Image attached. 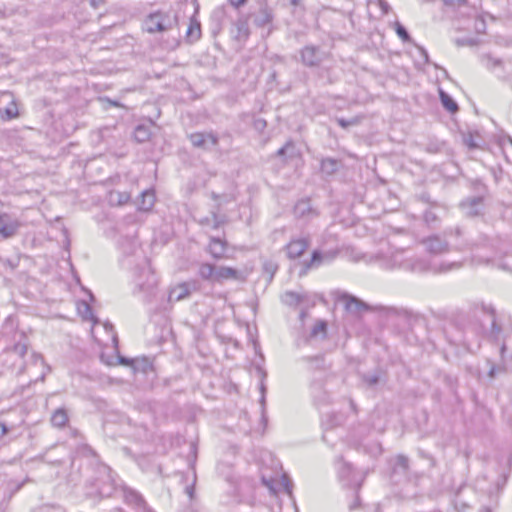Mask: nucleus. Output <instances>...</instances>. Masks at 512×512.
<instances>
[{
  "mask_svg": "<svg viewBox=\"0 0 512 512\" xmlns=\"http://www.w3.org/2000/svg\"><path fill=\"white\" fill-rule=\"evenodd\" d=\"M483 314L486 318L485 322L481 323L484 336L491 342L500 345V352L502 357L506 352V329L503 323L496 317L495 309L492 306L481 305L480 309L475 310V315Z\"/></svg>",
  "mask_w": 512,
  "mask_h": 512,
  "instance_id": "obj_1",
  "label": "nucleus"
},
{
  "mask_svg": "<svg viewBox=\"0 0 512 512\" xmlns=\"http://www.w3.org/2000/svg\"><path fill=\"white\" fill-rule=\"evenodd\" d=\"M177 16L170 12L156 11L150 13L144 21L145 30L150 33H163L174 28Z\"/></svg>",
  "mask_w": 512,
  "mask_h": 512,
  "instance_id": "obj_2",
  "label": "nucleus"
},
{
  "mask_svg": "<svg viewBox=\"0 0 512 512\" xmlns=\"http://www.w3.org/2000/svg\"><path fill=\"white\" fill-rule=\"evenodd\" d=\"M404 254V251H397L392 255L391 261L393 267L417 273L428 271L429 267L425 260L415 257H405Z\"/></svg>",
  "mask_w": 512,
  "mask_h": 512,
  "instance_id": "obj_3",
  "label": "nucleus"
},
{
  "mask_svg": "<svg viewBox=\"0 0 512 512\" xmlns=\"http://www.w3.org/2000/svg\"><path fill=\"white\" fill-rule=\"evenodd\" d=\"M100 477L96 480L97 492L102 497H110L115 491L120 490L112 470L107 466L99 469Z\"/></svg>",
  "mask_w": 512,
  "mask_h": 512,
  "instance_id": "obj_4",
  "label": "nucleus"
},
{
  "mask_svg": "<svg viewBox=\"0 0 512 512\" xmlns=\"http://www.w3.org/2000/svg\"><path fill=\"white\" fill-rule=\"evenodd\" d=\"M301 63L309 68L320 66L329 57V53L315 45H306L300 52Z\"/></svg>",
  "mask_w": 512,
  "mask_h": 512,
  "instance_id": "obj_5",
  "label": "nucleus"
},
{
  "mask_svg": "<svg viewBox=\"0 0 512 512\" xmlns=\"http://www.w3.org/2000/svg\"><path fill=\"white\" fill-rule=\"evenodd\" d=\"M201 283L197 279H190L188 281L177 284L169 291V301H182L188 298L191 293L199 291Z\"/></svg>",
  "mask_w": 512,
  "mask_h": 512,
  "instance_id": "obj_6",
  "label": "nucleus"
},
{
  "mask_svg": "<svg viewBox=\"0 0 512 512\" xmlns=\"http://www.w3.org/2000/svg\"><path fill=\"white\" fill-rule=\"evenodd\" d=\"M120 492L126 504L134 507L137 512H155L148 507L146 501L137 491L125 486H120Z\"/></svg>",
  "mask_w": 512,
  "mask_h": 512,
  "instance_id": "obj_7",
  "label": "nucleus"
},
{
  "mask_svg": "<svg viewBox=\"0 0 512 512\" xmlns=\"http://www.w3.org/2000/svg\"><path fill=\"white\" fill-rule=\"evenodd\" d=\"M337 256L336 251L320 252L318 250L313 251L311 259L302 263V268L299 272V276H304L311 268H317L324 263L332 262Z\"/></svg>",
  "mask_w": 512,
  "mask_h": 512,
  "instance_id": "obj_8",
  "label": "nucleus"
},
{
  "mask_svg": "<svg viewBox=\"0 0 512 512\" xmlns=\"http://www.w3.org/2000/svg\"><path fill=\"white\" fill-rule=\"evenodd\" d=\"M421 243L426 251L432 255H439L449 251V244L438 235H432L424 238Z\"/></svg>",
  "mask_w": 512,
  "mask_h": 512,
  "instance_id": "obj_9",
  "label": "nucleus"
},
{
  "mask_svg": "<svg viewBox=\"0 0 512 512\" xmlns=\"http://www.w3.org/2000/svg\"><path fill=\"white\" fill-rule=\"evenodd\" d=\"M20 227L17 219L12 218L7 213L0 214V235L7 239L14 236Z\"/></svg>",
  "mask_w": 512,
  "mask_h": 512,
  "instance_id": "obj_10",
  "label": "nucleus"
},
{
  "mask_svg": "<svg viewBox=\"0 0 512 512\" xmlns=\"http://www.w3.org/2000/svg\"><path fill=\"white\" fill-rule=\"evenodd\" d=\"M189 139L193 146L203 149H208L209 145L216 146L218 144V137L213 133L196 132L192 133Z\"/></svg>",
  "mask_w": 512,
  "mask_h": 512,
  "instance_id": "obj_11",
  "label": "nucleus"
},
{
  "mask_svg": "<svg viewBox=\"0 0 512 512\" xmlns=\"http://www.w3.org/2000/svg\"><path fill=\"white\" fill-rule=\"evenodd\" d=\"M340 301L344 303L345 309L352 314H360L369 309L365 302L347 293L341 295Z\"/></svg>",
  "mask_w": 512,
  "mask_h": 512,
  "instance_id": "obj_12",
  "label": "nucleus"
},
{
  "mask_svg": "<svg viewBox=\"0 0 512 512\" xmlns=\"http://www.w3.org/2000/svg\"><path fill=\"white\" fill-rule=\"evenodd\" d=\"M309 240L307 238H299L291 240L286 245L287 256L290 259H297L304 254L309 247Z\"/></svg>",
  "mask_w": 512,
  "mask_h": 512,
  "instance_id": "obj_13",
  "label": "nucleus"
},
{
  "mask_svg": "<svg viewBox=\"0 0 512 512\" xmlns=\"http://www.w3.org/2000/svg\"><path fill=\"white\" fill-rule=\"evenodd\" d=\"M460 207L467 216H477L480 214L483 207V199L480 196L470 197L462 201Z\"/></svg>",
  "mask_w": 512,
  "mask_h": 512,
  "instance_id": "obj_14",
  "label": "nucleus"
},
{
  "mask_svg": "<svg viewBox=\"0 0 512 512\" xmlns=\"http://www.w3.org/2000/svg\"><path fill=\"white\" fill-rule=\"evenodd\" d=\"M294 214L298 218L313 217L317 215L311 206L310 200L308 199H302L295 204Z\"/></svg>",
  "mask_w": 512,
  "mask_h": 512,
  "instance_id": "obj_15",
  "label": "nucleus"
},
{
  "mask_svg": "<svg viewBox=\"0 0 512 512\" xmlns=\"http://www.w3.org/2000/svg\"><path fill=\"white\" fill-rule=\"evenodd\" d=\"M240 273L232 267L219 266L216 267L215 282H223L229 279H239Z\"/></svg>",
  "mask_w": 512,
  "mask_h": 512,
  "instance_id": "obj_16",
  "label": "nucleus"
},
{
  "mask_svg": "<svg viewBox=\"0 0 512 512\" xmlns=\"http://www.w3.org/2000/svg\"><path fill=\"white\" fill-rule=\"evenodd\" d=\"M155 193L153 190H145L141 193L138 201V209L140 211H150L155 204Z\"/></svg>",
  "mask_w": 512,
  "mask_h": 512,
  "instance_id": "obj_17",
  "label": "nucleus"
},
{
  "mask_svg": "<svg viewBox=\"0 0 512 512\" xmlns=\"http://www.w3.org/2000/svg\"><path fill=\"white\" fill-rule=\"evenodd\" d=\"M409 470V459L404 455H398L392 462V474L406 476Z\"/></svg>",
  "mask_w": 512,
  "mask_h": 512,
  "instance_id": "obj_18",
  "label": "nucleus"
},
{
  "mask_svg": "<svg viewBox=\"0 0 512 512\" xmlns=\"http://www.w3.org/2000/svg\"><path fill=\"white\" fill-rule=\"evenodd\" d=\"M273 21V13L267 6L262 7L259 12L255 15L254 24L257 27H265Z\"/></svg>",
  "mask_w": 512,
  "mask_h": 512,
  "instance_id": "obj_19",
  "label": "nucleus"
},
{
  "mask_svg": "<svg viewBox=\"0 0 512 512\" xmlns=\"http://www.w3.org/2000/svg\"><path fill=\"white\" fill-rule=\"evenodd\" d=\"M235 27L237 30L236 39L239 41L247 40L250 35L248 18L245 16L239 17L235 23Z\"/></svg>",
  "mask_w": 512,
  "mask_h": 512,
  "instance_id": "obj_20",
  "label": "nucleus"
},
{
  "mask_svg": "<svg viewBox=\"0 0 512 512\" xmlns=\"http://www.w3.org/2000/svg\"><path fill=\"white\" fill-rule=\"evenodd\" d=\"M226 250V242L217 237H211L209 243V252L210 254L216 258H221Z\"/></svg>",
  "mask_w": 512,
  "mask_h": 512,
  "instance_id": "obj_21",
  "label": "nucleus"
},
{
  "mask_svg": "<svg viewBox=\"0 0 512 512\" xmlns=\"http://www.w3.org/2000/svg\"><path fill=\"white\" fill-rule=\"evenodd\" d=\"M142 274L146 276V281H142L139 276L136 279L137 285L141 290L148 291L156 284L155 275L148 267L142 269Z\"/></svg>",
  "mask_w": 512,
  "mask_h": 512,
  "instance_id": "obj_22",
  "label": "nucleus"
},
{
  "mask_svg": "<svg viewBox=\"0 0 512 512\" xmlns=\"http://www.w3.org/2000/svg\"><path fill=\"white\" fill-rule=\"evenodd\" d=\"M69 421L67 411L64 408H58L51 417V424L56 428H63Z\"/></svg>",
  "mask_w": 512,
  "mask_h": 512,
  "instance_id": "obj_23",
  "label": "nucleus"
},
{
  "mask_svg": "<svg viewBox=\"0 0 512 512\" xmlns=\"http://www.w3.org/2000/svg\"><path fill=\"white\" fill-rule=\"evenodd\" d=\"M462 140L465 146H467L470 150H475L480 148L479 140H481V136L478 132H467L462 134Z\"/></svg>",
  "mask_w": 512,
  "mask_h": 512,
  "instance_id": "obj_24",
  "label": "nucleus"
},
{
  "mask_svg": "<svg viewBox=\"0 0 512 512\" xmlns=\"http://www.w3.org/2000/svg\"><path fill=\"white\" fill-rule=\"evenodd\" d=\"M440 100L443 107L450 113H455L459 110L458 104L456 101L446 92L440 90L439 92Z\"/></svg>",
  "mask_w": 512,
  "mask_h": 512,
  "instance_id": "obj_25",
  "label": "nucleus"
},
{
  "mask_svg": "<svg viewBox=\"0 0 512 512\" xmlns=\"http://www.w3.org/2000/svg\"><path fill=\"white\" fill-rule=\"evenodd\" d=\"M215 273H216V266H214L212 264L202 263L199 266L198 274L204 280L215 282Z\"/></svg>",
  "mask_w": 512,
  "mask_h": 512,
  "instance_id": "obj_26",
  "label": "nucleus"
},
{
  "mask_svg": "<svg viewBox=\"0 0 512 512\" xmlns=\"http://www.w3.org/2000/svg\"><path fill=\"white\" fill-rule=\"evenodd\" d=\"M131 195L128 192L112 191L109 195V202L112 205H124L128 203Z\"/></svg>",
  "mask_w": 512,
  "mask_h": 512,
  "instance_id": "obj_27",
  "label": "nucleus"
},
{
  "mask_svg": "<svg viewBox=\"0 0 512 512\" xmlns=\"http://www.w3.org/2000/svg\"><path fill=\"white\" fill-rule=\"evenodd\" d=\"M363 383L369 387H375L378 385L381 381V372L379 370H375L371 373H365L361 376Z\"/></svg>",
  "mask_w": 512,
  "mask_h": 512,
  "instance_id": "obj_28",
  "label": "nucleus"
},
{
  "mask_svg": "<svg viewBox=\"0 0 512 512\" xmlns=\"http://www.w3.org/2000/svg\"><path fill=\"white\" fill-rule=\"evenodd\" d=\"M339 168V162L333 158H326L321 161V171L326 175L334 174Z\"/></svg>",
  "mask_w": 512,
  "mask_h": 512,
  "instance_id": "obj_29",
  "label": "nucleus"
},
{
  "mask_svg": "<svg viewBox=\"0 0 512 512\" xmlns=\"http://www.w3.org/2000/svg\"><path fill=\"white\" fill-rule=\"evenodd\" d=\"M303 300V296L299 293L293 291H286L282 295V301L284 304L289 306H296L300 304Z\"/></svg>",
  "mask_w": 512,
  "mask_h": 512,
  "instance_id": "obj_30",
  "label": "nucleus"
},
{
  "mask_svg": "<svg viewBox=\"0 0 512 512\" xmlns=\"http://www.w3.org/2000/svg\"><path fill=\"white\" fill-rule=\"evenodd\" d=\"M29 343L27 337L21 333L20 339L13 346V351L20 357H24L28 351Z\"/></svg>",
  "mask_w": 512,
  "mask_h": 512,
  "instance_id": "obj_31",
  "label": "nucleus"
},
{
  "mask_svg": "<svg viewBox=\"0 0 512 512\" xmlns=\"http://www.w3.org/2000/svg\"><path fill=\"white\" fill-rule=\"evenodd\" d=\"M134 137L137 142L143 143L150 138V130L144 125H138L134 131Z\"/></svg>",
  "mask_w": 512,
  "mask_h": 512,
  "instance_id": "obj_32",
  "label": "nucleus"
},
{
  "mask_svg": "<svg viewBox=\"0 0 512 512\" xmlns=\"http://www.w3.org/2000/svg\"><path fill=\"white\" fill-rule=\"evenodd\" d=\"M311 390H312L313 397L315 399H318L319 402H325L327 400V394H326V392L322 391L321 383L313 382L311 384Z\"/></svg>",
  "mask_w": 512,
  "mask_h": 512,
  "instance_id": "obj_33",
  "label": "nucleus"
},
{
  "mask_svg": "<svg viewBox=\"0 0 512 512\" xmlns=\"http://www.w3.org/2000/svg\"><path fill=\"white\" fill-rule=\"evenodd\" d=\"M395 31H396V34L398 35V37L402 41H404V42H410L411 41V37H410L408 31L399 22H396V24H395Z\"/></svg>",
  "mask_w": 512,
  "mask_h": 512,
  "instance_id": "obj_34",
  "label": "nucleus"
},
{
  "mask_svg": "<svg viewBox=\"0 0 512 512\" xmlns=\"http://www.w3.org/2000/svg\"><path fill=\"white\" fill-rule=\"evenodd\" d=\"M187 35L195 39H198L201 35L200 24L197 22H192L187 30Z\"/></svg>",
  "mask_w": 512,
  "mask_h": 512,
  "instance_id": "obj_35",
  "label": "nucleus"
},
{
  "mask_svg": "<svg viewBox=\"0 0 512 512\" xmlns=\"http://www.w3.org/2000/svg\"><path fill=\"white\" fill-rule=\"evenodd\" d=\"M326 329H327V324H326V322H324V321H319V322H317V323L314 325V327L312 328L311 334H312L313 336H316V335H318V334H320V333L325 334V333H326Z\"/></svg>",
  "mask_w": 512,
  "mask_h": 512,
  "instance_id": "obj_36",
  "label": "nucleus"
},
{
  "mask_svg": "<svg viewBox=\"0 0 512 512\" xmlns=\"http://www.w3.org/2000/svg\"><path fill=\"white\" fill-rule=\"evenodd\" d=\"M336 121L339 124V126H341L344 129H346L349 126H352V125H357L359 123V119L356 118V117L352 118L351 120H346L344 118H337Z\"/></svg>",
  "mask_w": 512,
  "mask_h": 512,
  "instance_id": "obj_37",
  "label": "nucleus"
},
{
  "mask_svg": "<svg viewBox=\"0 0 512 512\" xmlns=\"http://www.w3.org/2000/svg\"><path fill=\"white\" fill-rule=\"evenodd\" d=\"M454 507L457 510V512H466V510L469 508V505L466 502L462 501L459 498V494H457L454 500Z\"/></svg>",
  "mask_w": 512,
  "mask_h": 512,
  "instance_id": "obj_38",
  "label": "nucleus"
},
{
  "mask_svg": "<svg viewBox=\"0 0 512 512\" xmlns=\"http://www.w3.org/2000/svg\"><path fill=\"white\" fill-rule=\"evenodd\" d=\"M458 267H460L459 262H452L449 264H442L439 269L434 268L433 271L434 272H447V271H450V270H452L454 268H458Z\"/></svg>",
  "mask_w": 512,
  "mask_h": 512,
  "instance_id": "obj_39",
  "label": "nucleus"
},
{
  "mask_svg": "<svg viewBox=\"0 0 512 512\" xmlns=\"http://www.w3.org/2000/svg\"><path fill=\"white\" fill-rule=\"evenodd\" d=\"M305 360L311 363H315L316 368H322L324 366V358L321 356L307 357Z\"/></svg>",
  "mask_w": 512,
  "mask_h": 512,
  "instance_id": "obj_40",
  "label": "nucleus"
},
{
  "mask_svg": "<svg viewBox=\"0 0 512 512\" xmlns=\"http://www.w3.org/2000/svg\"><path fill=\"white\" fill-rule=\"evenodd\" d=\"M350 465L347 463H340V467L338 468V473L341 478H345L350 472Z\"/></svg>",
  "mask_w": 512,
  "mask_h": 512,
  "instance_id": "obj_41",
  "label": "nucleus"
},
{
  "mask_svg": "<svg viewBox=\"0 0 512 512\" xmlns=\"http://www.w3.org/2000/svg\"><path fill=\"white\" fill-rule=\"evenodd\" d=\"M281 483L285 489V491L290 495L291 494V487H292V482L291 480L288 478L287 475H283L282 476V479H281Z\"/></svg>",
  "mask_w": 512,
  "mask_h": 512,
  "instance_id": "obj_42",
  "label": "nucleus"
},
{
  "mask_svg": "<svg viewBox=\"0 0 512 512\" xmlns=\"http://www.w3.org/2000/svg\"><path fill=\"white\" fill-rule=\"evenodd\" d=\"M293 147L292 143L291 142H287L283 147H281L280 149H278L277 151V156L278 157H284L286 155V152L289 148Z\"/></svg>",
  "mask_w": 512,
  "mask_h": 512,
  "instance_id": "obj_43",
  "label": "nucleus"
},
{
  "mask_svg": "<svg viewBox=\"0 0 512 512\" xmlns=\"http://www.w3.org/2000/svg\"><path fill=\"white\" fill-rule=\"evenodd\" d=\"M229 4L233 6L236 9H239L240 7H243L246 5L248 0H228Z\"/></svg>",
  "mask_w": 512,
  "mask_h": 512,
  "instance_id": "obj_44",
  "label": "nucleus"
},
{
  "mask_svg": "<svg viewBox=\"0 0 512 512\" xmlns=\"http://www.w3.org/2000/svg\"><path fill=\"white\" fill-rule=\"evenodd\" d=\"M223 224V221L219 219L216 213H213L212 228L218 229Z\"/></svg>",
  "mask_w": 512,
  "mask_h": 512,
  "instance_id": "obj_45",
  "label": "nucleus"
},
{
  "mask_svg": "<svg viewBox=\"0 0 512 512\" xmlns=\"http://www.w3.org/2000/svg\"><path fill=\"white\" fill-rule=\"evenodd\" d=\"M379 7L384 14H387L390 10V5L385 0H379Z\"/></svg>",
  "mask_w": 512,
  "mask_h": 512,
  "instance_id": "obj_46",
  "label": "nucleus"
},
{
  "mask_svg": "<svg viewBox=\"0 0 512 512\" xmlns=\"http://www.w3.org/2000/svg\"><path fill=\"white\" fill-rule=\"evenodd\" d=\"M475 29H476V30H477V32H479V33L484 32V29H485V22H484L482 19L476 20V23H475Z\"/></svg>",
  "mask_w": 512,
  "mask_h": 512,
  "instance_id": "obj_47",
  "label": "nucleus"
},
{
  "mask_svg": "<svg viewBox=\"0 0 512 512\" xmlns=\"http://www.w3.org/2000/svg\"><path fill=\"white\" fill-rule=\"evenodd\" d=\"M254 126L258 130H263L266 127V121L264 119H256Z\"/></svg>",
  "mask_w": 512,
  "mask_h": 512,
  "instance_id": "obj_48",
  "label": "nucleus"
},
{
  "mask_svg": "<svg viewBox=\"0 0 512 512\" xmlns=\"http://www.w3.org/2000/svg\"><path fill=\"white\" fill-rule=\"evenodd\" d=\"M8 431V427L5 424L0 423V437L6 435Z\"/></svg>",
  "mask_w": 512,
  "mask_h": 512,
  "instance_id": "obj_49",
  "label": "nucleus"
},
{
  "mask_svg": "<svg viewBox=\"0 0 512 512\" xmlns=\"http://www.w3.org/2000/svg\"><path fill=\"white\" fill-rule=\"evenodd\" d=\"M265 268H266V270H267V271H269V272L271 273V278H272V277H273V274L275 273L276 268H275V267H273V265H272V264H267V265L265 266Z\"/></svg>",
  "mask_w": 512,
  "mask_h": 512,
  "instance_id": "obj_50",
  "label": "nucleus"
},
{
  "mask_svg": "<svg viewBox=\"0 0 512 512\" xmlns=\"http://www.w3.org/2000/svg\"><path fill=\"white\" fill-rule=\"evenodd\" d=\"M186 493L189 495L190 498H192L194 493V485L187 486Z\"/></svg>",
  "mask_w": 512,
  "mask_h": 512,
  "instance_id": "obj_51",
  "label": "nucleus"
},
{
  "mask_svg": "<svg viewBox=\"0 0 512 512\" xmlns=\"http://www.w3.org/2000/svg\"><path fill=\"white\" fill-rule=\"evenodd\" d=\"M119 363L127 366L130 364V360L125 357L119 356Z\"/></svg>",
  "mask_w": 512,
  "mask_h": 512,
  "instance_id": "obj_52",
  "label": "nucleus"
},
{
  "mask_svg": "<svg viewBox=\"0 0 512 512\" xmlns=\"http://www.w3.org/2000/svg\"><path fill=\"white\" fill-rule=\"evenodd\" d=\"M304 0H290V4L294 7L301 6Z\"/></svg>",
  "mask_w": 512,
  "mask_h": 512,
  "instance_id": "obj_53",
  "label": "nucleus"
},
{
  "mask_svg": "<svg viewBox=\"0 0 512 512\" xmlns=\"http://www.w3.org/2000/svg\"><path fill=\"white\" fill-rule=\"evenodd\" d=\"M6 113L9 116V118H12V117L16 116V114H17L16 112H13L12 109H7Z\"/></svg>",
  "mask_w": 512,
  "mask_h": 512,
  "instance_id": "obj_54",
  "label": "nucleus"
},
{
  "mask_svg": "<svg viewBox=\"0 0 512 512\" xmlns=\"http://www.w3.org/2000/svg\"><path fill=\"white\" fill-rule=\"evenodd\" d=\"M200 224L201 225H209L210 224V219L209 218H204V219H201L200 220Z\"/></svg>",
  "mask_w": 512,
  "mask_h": 512,
  "instance_id": "obj_55",
  "label": "nucleus"
},
{
  "mask_svg": "<svg viewBox=\"0 0 512 512\" xmlns=\"http://www.w3.org/2000/svg\"><path fill=\"white\" fill-rule=\"evenodd\" d=\"M104 326H105V329H106V330H112V329H113V325H112V324H110V323H105V325H104Z\"/></svg>",
  "mask_w": 512,
  "mask_h": 512,
  "instance_id": "obj_56",
  "label": "nucleus"
},
{
  "mask_svg": "<svg viewBox=\"0 0 512 512\" xmlns=\"http://www.w3.org/2000/svg\"><path fill=\"white\" fill-rule=\"evenodd\" d=\"M422 54L425 57V60L428 61V53H427V51L422 49Z\"/></svg>",
  "mask_w": 512,
  "mask_h": 512,
  "instance_id": "obj_57",
  "label": "nucleus"
},
{
  "mask_svg": "<svg viewBox=\"0 0 512 512\" xmlns=\"http://www.w3.org/2000/svg\"><path fill=\"white\" fill-rule=\"evenodd\" d=\"M113 512H123L121 508H115Z\"/></svg>",
  "mask_w": 512,
  "mask_h": 512,
  "instance_id": "obj_58",
  "label": "nucleus"
},
{
  "mask_svg": "<svg viewBox=\"0 0 512 512\" xmlns=\"http://www.w3.org/2000/svg\"><path fill=\"white\" fill-rule=\"evenodd\" d=\"M34 357H35L36 359H39V360L43 361V359H42V357H41L40 355H34Z\"/></svg>",
  "mask_w": 512,
  "mask_h": 512,
  "instance_id": "obj_59",
  "label": "nucleus"
},
{
  "mask_svg": "<svg viewBox=\"0 0 512 512\" xmlns=\"http://www.w3.org/2000/svg\"><path fill=\"white\" fill-rule=\"evenodd\" d=\"M508 141L512 145V137L511 136H509Z\"/></svg>",
  "mask_w": 512,
  "mask_h": 512,
  "instance_id": "obj_60",
  "label": "nucleus"
},
{
  "mask_svg": "<svg viewBox=\"0 0 512 512\" xmlns=\"http://www.w3.org/2000/svg\"><path fill=\"white\" fill-rule=\"evenodd\" d=\"M113 340H114V342H117V337H116V336H114V337H113Z\"/></svg>",
  "mask_w": 512,
  "mask_h": 512,
  "instance_id": "obj_61",
  "label": "nucleus"
}]
</instances>
